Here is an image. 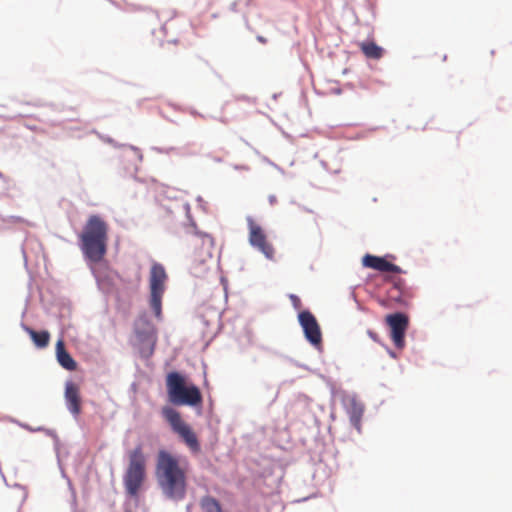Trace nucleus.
Wrapping results in <instances>:
<instances>
[{"instance_id": "6ab92c4d", "label": "nucleus", "mask_w": 512, "mask_h": 512, "mask_svg": "<svg viewBox=\"0 0 512 512\" xmlns=\"http://www.w3.org/2000/svg\"><path fill=\"white\" fill-rule=\"evenodd\" d=\"M103 258H96V257H93V258H89L90 260V266L93 267L94 264H96L97 262L101 261Z\"/></svg>"}, {"instance_id": "1a4fd4ad", "label": "nucleus", "mask_w": 512, "mask_h": 512, "mask_svg": "<svg viewBox=\"0 0 512 512\" xmlns=\"http://www.w3.org/2000/svg\"><path fill=\"white\" fill-rule=\"evenodd\" d=\"M249 240L264 256H272L274 254V248L267 240L263 229L251 219L249 220Z\"/></svg>"}, {"instance_id": "4be33fe9", "label": "nucleus", "mask_w": 512, "mask_h": 512, "mask_svg": "<svg viewBox=\"0 0 512 512\" xmlns=\"http://www.w3.org/2000/svg\"><path fill=\"white\" fill-rule=\"evenodd\" d=\"M257 40H258L259 42L263 43V44H265V43L267 42V40H266L264 37H262V36H258V37H257Z\"/></svg>"}, {"instance_id": "9b49d317", "label": "nucleus", "mask_w": 512, "mask_h": 512, "mask_svg": "<svg viewBox=\"0 0 512 512\" xmlns=\"http://www.w3.org/2000/svg\"><path fill=\"white\" fill-rule=\"evenodd\" d=\"M65 399L69 411L74 415H78L81 411V399L79 388L76 384L72 382L66 384Z\"/></svg>"}, {"instance_id": "a211bd4d", "label": "nucleus", "mask_w": 512, "mask_h": 512, "mask_svg": "<svg viewBox=\"0 0 512 512\" xmlns=\"http://www.w3.org/2000/svg\"><path fill=\"white\" fill-rule=\"evenodd\" d=\"M136 333L141 341H146L150 345L149 354H151L153 351V346L155 344V340H156L152 329L145 331V332H140L137 330Z\"/></svg>"}, {"instance_id": "20e7f679", "label": "nucleus", "mask_w": 512, "mask_h": 512, "mask_svg": "<svg viewBox=\"0 0 512 512\" xmlns=\"http://www.w3.org/2000/svg\"><path fill=\"white\" fill-rule=\"evenodd\" d=\"M146 478V460L142 446L138 445L128 453V466L123 476L126 493L137 497Z\"/></svg>"}, {"instance_id": "0eeeda50", "label": "nucleus", "mask_w": 512, "mask_h": 512, "mask_svg": "<svg viewBox=\"0 0 512 512\" xmlns=\"http://www.w3.org/2000/svg\"><path fill=\"white\" fill-rule=\"evenodd\" d=\"M386 323L391 329V339L396 348L405 347V332L408 328V317L403 313H394L386 316Z\"/></svg>"}, {"instance_id": "6e6552de", "label": "nucleus", "mask_w": 512, "mask_h": 512, "mask_svg": "<svg viewBox=\"0 0 512 512\" xmlns=\"http://www.w3.org/2000/svg\"><path fill=\"white\" fill-rule=\"evenodd\" d=\"M299 323L303 328L306 339L314 346L322 342L320 326L310 311H302L298 315Z\"/></svg>"}, {"instance_id": "412c9836", "label": "nucleus", "mask_w": 512, "mask_h": 512, "mask_svg": "<svg viewBox=\"0 0 512 512\" xmlns=\"http://www.w3.org/2000/svg\"><path fill=\"white\" fill-rule=\"evenodd\" d=\"M368 335L374 340V341H378V336L376 333L372 332V331H368Z\"/></svg>"}, {"instance_id": "4468645a", "label": "nucleus", "mask_w": 512, "mask_h": 512, "mask_svg": "<svg viewBox=\"0 0 512 512\" xmlns=\"http://www.w3.org/2000/svg\"><path fill=\"white\" fill-rule=\"evenodd\" d=\"M201 244V253L206 256H213L214 254H221L222 245H217L215 239L208 234L201 235L199 237Z\"/></svg>"}, {"instance_id": "7ed1b4c3", "label": "nucleus", "mask_w": 512, "mask_h": 512, "mask_svg": "<svg viewBox=\"0 0 512 512\" xmlns=\"http://www.w3.org/2000/svg\"><path fill=\"white\" fill-rule=\"evenodd\" d=\"M169 401L176 406H199L203 398L200 389L188 384L186 378L178 372H170L166 377Z\"/></svg>"}, {"instance_id": "aec40b11", "label": "nucleus", "mask_w": 512, "mask_h": 512, "mask_svg": "<svg viewBox=\"0 0 512 512\" xmlns=\"http://www.w3.org/2000/svg\"><path fill=\"white\" fill-rule=\"evenodd\" d=\"M290 298L293 301V303L295 304V306H297L300 303V300L296 295H291Z\"/></svg>"}, {"instance_id": "f3484780", "label": "nucleus", "mask_w": 512, "mask_h": 512, "mask_svg": "<svg viewBox=\"0 0 512 512\" xmlns=\"http://www.w3.org/2000/svg\"><path fill=\"white\" fill-rule=\"evenodd\" d=\"M200 505L204 512H223L219 501L210 496L203 497Z\"/></svg>"}, {"instance_id": "dca6fc26", "label": "nucleus", "mask_w": 512, "mask_h": 512, "mask_svg": "<svg viewBox=\"0 0 512 512\" xmlns=\"http://www.w3.org/2000/svg\"><path fill=\"white\" fill-rule=\"evenodd\" d=\"M26 331L38 348H45L48 346L50 340V334L48 331L38 332L31 328H26Z\"/></svg>"}, {"instance_id": "f257e3e1", "label": "nucleus", "mask_w": 512, "mask_h": 512, "mask_svg": "<svg viewBox=\"0 0 512 512\" xmlns=\"http://www.w3.org/2000/svg\"><path fill=\"white\" fill-rule=\"evenodd\" d=\"M187 461H180L166 450L157 454L156 478L163 494L174 500H182L187 488Z\"/></svg>"}, {"instance_id": "5701e85b", "label": "nucleus", "mask_w": 512, "mask_h": 512, "mask_svg": "<svg viewBox=\"0 0 512 512\" xmlns=\"http://www.w3.org/2000/svg\"><path fill=\"white\" fill-rule=\"evenodd\" d=\"M390 355H391L392 357H396V356H395V354H394L393 352H390Z\"/></svg>"}, {"instance_id": "423d86ee", "label": "nucleus", "mask_w": 512, "mask_h": 512, "mask_svg": "<svg viewBox=\"0 0 512 512\" xmlns=\"http://www.w3.org/2000/svg\"><path fill=\"white\" fill-rule=\"evenodd\" d=\"M167 274L161 264L154 263L150 271V307L159 317L162 312V297L165 291Z\"/></svg>"}, {"instance_id": "39448f33", "label": "nucleus", "mask_w": 512, "mask_h": 512, "mask_svg": "<svg viewBox=\"0 0 512 512\" xmlns=\"http://www.w3.org/2000/svg\"><path fill=\"white\" fill-rule=\"evenodd\" d=\"M164 419L169 423L172 431L176 433L192 453L201 450L199 440L189 424L181 417V414L170 406H164L161 410Z\"/></svg>"}, {"instance_id": "f8f14e48", "label": "nucleus", "mask_w": 512, "mask_h": 512, "mask_svg": "<svg viewBox=\"0 0 512 512\" xmlns=\"http://www.w3.org/2000/svg\"><path fill=\"white\" fill-rule=\"evenodd\" d=\"M347 413L351 424L358 430H361V420L364 413V406L356 398L352 397L346 403Z\"/></svg>"}, {"instance_id": "2eb2a0df", "label": "nucleus", "mask_w": 512, "mask_h": 512, "mask_svg": "<svg viewBox=\"0 0 512 512\" xmlns=\"http://www.w3.org/2000/svg\"><path fill=\"white\" fill-rule=\"evenodd\" d=\"M363 54L370 59H380L383 56V48L378 46L375 42H361L359 44Z\"/></svg>"}, {"instance_id": "ddd939ff", "label": "nucleus", "mask_w": 512, "mask_h": 512, "mask_svg": "<svg viewBox=\"0 0 512 512\" xmlns=\"http://www.w3.org/2000/svg\"><path fill=\"white\" fill-rule=\"evenodd\" d=\"M56 358L60 366L64 369L68 371H75L77 369V363L65 349V344L62 339H59L56 343Z\"/></svg>"}, {"instance_id": "9d476101", "label": "nucleus", "mask_w": 512, "mask_h": 512, "mask_svg": "<svg viewBox=\"0 0 512 512\" xmlns=\"http://www.w3.org/2000/svg\"><path fill=\"white\" fill-rule=\"evenodd\" d=\"M362 265L384 274H399L402 269L386 260V258H362Z\"/></svg>"}, {"instance_id": "f03ea898", "label": "nucleus", "mask_w": 512, "mask_h": 512, "mask_svg": "<svg viewBox=\"0 0 512 512\" xmlns=\"http://www.w3.org/2000/svg\"><path fill=\"white\" fill-rule=\"evenodd\" d=\"M80 247L85 256H104L108 241V226L98 215L88 218L80 234Z\"/></svg>"}]
</instances>
